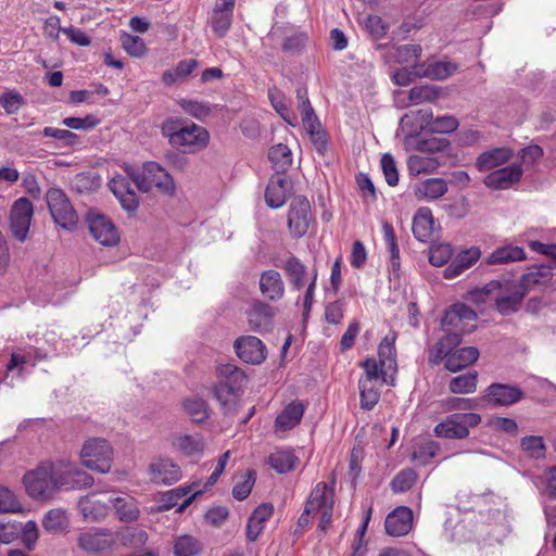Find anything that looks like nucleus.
<instances>
[{"mask_svg":"<svg viewBox=\"0 0 556 556\" xmlns=\"http://www.w3.org/2000/svg\"><path fill=\"white\" fill-rule=\"evenodd\" d=\"M218 380L213 387V394L219 403L223 415L233 418L239 412V403L245 374L233 364H223L217 369Z\"/></svg>","mask_w":556,"mask_h":556,"instance_id":"f257e3e1","label":"nucleus"},{"mask_svg":"<svg viewBox=\"0 0 556 556\" xmlns=\"http://www.w3.org/2000/svg\"><path fill=\"white\" fill-rule=\"evenodd\" d=\"M169 143L185 153H197L208 146V131L194 123L179 127L177 122L167 121L162 126Z\"/></svg>","mask_w":556,"mask_h":556,"instance_id":"f03ea898","label":"nucleus"},{"mask_svg":"<svg viewBox=\"0 0 556 556\" xmlns=\"http://www.w3.org/2000/svg\"><path fill=\"white\" fill-rule=\"evenodd\" d=\"M334 486V477L331 478L330 482L320 481L316 483L305 503L311 511L319 516L318 529L323 532H326L332 522Z\"/></svg>","mask_w":556,"mask_h":556,"instance_id":"7ed1b4c3","label":"nucleus"},{"mask_svg":"<svg viewBox=\"0 0 556 556\" xmlns=\"http://www.w3.org/2000/svg\"><path fill=\"white\" fill-rule=\"evenodd\" d=\"M132 180L136 187L142 192L153 189L165 194L175 191V184L172 176L156 162H147L140 170L132 173Z\"/></svg>","mask_w":556,"mask_h":556,"instance_id":"20e7f679","label":"nucleus"},{"mask_svg":"<svg viewBox=\"0 0 556 556\" xmlns=\"http://www.w3.org/2000/svg\"><path fill=\"white\" fill-rule=\"evenodd\" d=\"M23 484L33 500H46L55 494L53 462H42L23 477Z\"/></svg>","mask_w":556,"mask_h":556,"instance_id":"39448f33","label":"nucleus"},{"mask_svg":"<svg viewBox=\"0 0 556 556\" xmlns=\"http://www.w3.org/2000/svg\"><path fill=\"white\" fill-rule=\"evenodd\" d=\"M481 420V415L477 413H453L435 425L433 433L438 438L463 440L469 437L470 429L478 427Z\"/></svg>","mask_w":556,"mask_h":556,"instance_id":"423d86ee","label":"nucleus"},{"mask_svg":"<svg viewBox=\"0 0 556 556\" xmlns=\"http://www.w3.org/2000/svg\"><path fill=\"white\" fill-rule=\"evenodd\" d=\"M49 212L56 225L73 230L78 223V215L67 194L61 188H50L46 193Z\"/></svg>","mask_w":556,"mask_h":556,"instance_id":"0eeeda50","label":"nucleus"},{"mask_svg":"<svg viewBox=\"0 0 556 556\" xmlns=\"http://www.w3.org/2000/svg\"><path fill=\"white\" fill-rule=\"evenodd\" d=\"M77 546L88 555L110 554L116 546V534L110 528H90L78 534Z\"/></svg>","mask_w":556,"mask_h":556,"instance_id":"6e6552de","label":"nucleus"},{"mask_svg":"<svg viewBox=\"0 0 556 556\" xmlns=\"http://www.w3.org/2000/svg\"><path fill=\"white\" fill-rule=\"evenodd\" d=\"M80 458L87 468L105 473L112 466L113 448L106 440L92 438L83 445Z\"/></svg>","mask_w":556,"mask_h":556,"instance_id":"1a4fd4ad","label":"nucleus"},{"mask_svg":"<svg viewBox=\"0 0 556 556\" xmlns=\"http://www.w3.org/2000/svg\"><path fill=\"white\" fill-rule=\"evenodd\" d=\"M53 473L55 493L60 490H80L89 488L94 480L91 475L79 469L75 464L70 462L53 463Z\"/></svg>","mask_w":556,"mask_h":556,"instance_id":"9d476101","label":"nucleus"},{"mask_svg":"<svg viewBox=\"0 0 556 556\" xmlns=\"http://www.w3.org/2000/svg\"><path fill=\"white\" fill-rule=\"evenodd\" d=\"M313 220L311 203L304 195L292 199L288 210V228L293 238L303 237Z\"/></svg>","mask_w":556,"mask_h":556,"instance_id":"9b49d317","label":"nucleus"},{"mask_svg":"<svg viewBox=\"0 0 556 556\" xmlns=\"http://www.w3.org/2000/svg\"><path fill=\"white\" fill-rule=\"evenodd\" d=\"M34 215V205L27 198L14 201L10 213V228L15 239L24 242L27 238Z\"/></svg>","mask_w":556,"mask_h":556,"instance_id":"f8f14e48","label":"nucleus"},{"mask_svg":"<svg viewBox=\"0 0 556 556\" xmlns=\"http://www.w3.org/2000/svg\"><path fill=\"white\" fill-rule=\"evenodd\" d=\"M293 193V181L283 173H274L265 189V202L270 208L282 207Z\"/></svg>","mask_w":556,"mask_h":556,"instance_id":"ddd939ff","label":"nucleus"},{"mask_svg":"<svg viewBox=\"0 0 556 556\" xmlns=\"http://www.w3.org/2000/svg\"><path fill=\"white\" fill-rule=\"evenodd\" d=\"M89 231L93 239L105 247H113L119 242V233L115 225L101 214L88 215Z\"/></svg>","mask_w":556,"mask_h":556,"instance_id":"4468645a","label":"nucleus"},{"mask_svg":"<svg viewBox=\"0 0 556 556\" xmlns=\"http://www.w3.org/2000/svg\"><path fill=\"white\" fill-rule=\"evenodd\" d=\"M413 525V510L407 506H397L387 515L384 529L388 535L400 538L407 535Z\"/></svg>","mask_w":556,"mask_h":556,"instance_id":"2eb2a0df","label":"nucleus"},{"mask_svg":"<svg viewBox=\"0 0 556 556\" xmlns=\"http://www.w3.org/2000/svg\"><path fill=\"white\" fill-rule=\"evenodd\" d=\"M233 348L238 357L244 363L257 365L266 358V346L257 337H240L235 341Z\"/></svg>","mask_w":556,"mask_h":556,"instance_id":"dca6fc26","label":"nucleus"},{"mask_svg":"<svg viewBox=\"0 0 556 556\" xmlns=\"http://www.w3.org/2000/svg\"><path fill=\"white\" fill-rule=\"evenodd\" d=\"M148 472L151 481L155 484L169 485L181 478L180 467L167 457L153 459L149 465Z\"/></svg>","mask_w":556,"mask_h":556,"instance_id":"f3484780","label":"nucleus"},{"mask_svg":"<svg viewBox=\"0 0 556 556\" xmlns=\"http://www.w3.org/2000/svg\"><path fill=\"white\" fill-rule=\"evenodd\" d=\"M445 334L429 350V363L439 365L442 361H446L462 342L464 333L452 327H442Z\"/></svg>","mask_w":556,"mask_h":556,"instance_id":"a211bd4d","label":"nucleus"},{"mask_svg":"<svg viewBox=\"0 0 556 556\" xmlns=\"http://www.w3.org/2000/svg\"><path fill=\"white\" fill-rule=\"evenodd\" d=\"M459 71V65L447 60L434 61L431 63H416L413 73L420 78L431 80H444Z\"/></svg>","mask_w":556,"mask_h":556,"instance_id":"6ab92c4d","label":"nucleus"},{"mask_svg":"<svg viewBox=\"0 0 556 556\" xmlns=\"http://www.w3.org/2000/svg\"><path fill=\"white\" fill-rule=\"evenodd\" d=\"M478 316L477 313L464 303L453 304L444 314L442 318V327H452L455 330L465 333L470 329V323H475Z\"/></svg>","mask_w":556,"mask_h":556,"instance_id":"aec40b11","label":"nucleus"},{"mask_svg":"<svg viewBox=\"0 0 556 556\" xmlns=\"http://www.w3.org/2000/svg\"><path fill=\"white\" fill-rule=\"evenodd\" d=\"M520 164H511L492 170L483 179V184L492 190H506L518 182L522 176Z\"/></svg>","mask_w":556,"mask_h":556,"instance_id":"412c9836","label":"nucleus"},{"mask_svg":"<svg viewBox=\"0 0 556 556\" xmlns=\"http://www.w3.org/2000/svg\"><path fill=\"white\" fill-rule=\"evenodd\" d=\"M520 388L503 383H492L483 393L482 399L493 406H508L519 402L522 399Z\"/></svg>","mask_w":556,"mask_h":556,"instance_id":"4be33fe9","label":"nucleus"},{"mask_svg":"<svg viewBox=\"0 0 556 556\" xmlns=\"http://www.w3.org/2000/svg\"><path fill=\"white\" fill-rule=\"evenodd\" d=\"M78 509L87 522H101L110 513V504L100 500L97 493H89L78 501Z\"/></svg>","mask_w":556,"mask_h":556,"instance_id":"5701e85b","label":"nucleus"},{"mask_svg":"<svg viewBox=\"0 0 556 556\" xmlns=\"http://www.w3.org/2000/svg\"><path fill=\"white\" fill-rule=\"evenodd\" d=\"M247 315L248 323L252 331L258 333L270 331L275 311L269 304L256 301L252 304Z\"/></svg>","mask_w":556,"mask_h":556,"instance_id":"b1692460","label":"nucleus"},{"mask_svg":"<svg viewBox=\"0 0 556 556\" xmlns=\"http://www.w3.org/2000/svg\"><path fill=\"white\" fill-rule=\"evenodd\" d=\"M132 176L117 175L109 184L111 191L119 200L121 205L128 212H134L139 204L136 192L131 189Z\"/></svg>","mask_w":556,"mask_h":556,"instance_id":"393cba45","label":"nucleus"},{"mask_svg":"<svg viewBox=\"0 0 556 556\" xmlns=\"http://www.w3.org/2000/svg\"><path fill=\"white\" fill-rule=\"evenodd\" d=\"M274 514V506L271 503L260 504L251 514L248 519L245 534L249 542H255L265 529L266 522Z\"/></svg>","mask_w":556,"mask_h":556,"instance_id":"a878e982","label":"nucleus"},{"mask_svg":"<svg viewBox=\"0 0 556 556\" xmlns=\"http://www.w3.org/2000/svg\"><path fill=\"white\" fill-rule=\"evenodd\" d=\"M503 295L495 299L496 309L502 315H509L518 311L521 302L526 298L525 289L515 282H505Z\"/></svg>","mask_w":556,"mask_h":556,"instance_id":"bb28decb","label":"nucleus"},{"mask_svg":"<svg viewBox=\"0 0 556 556\" xmlns=\"http://www.w3.org/2000/svg\"><path fill=\"white\" fill-rule=\"evenodd\" d=\"M260 291L262 295L271 302L281 300L285 295V282L279 271L275 269L264 270L260 276Z\"/></svg>","mask_w":556,"mask_h":556,"instance_id":"cd10ccee","label":"nucleus"},{"mask_svg":"<svg viewBox=\"0 0 556 556\" xmlns=\"http://www.w3.org/2000/svg\"><path fill=\"white\" fill-rule=\"evenodd\" d=\"M481 257V251L477 247L459 252L456 257L445 267L444 278L454 279L470 268Z\"/></svg>","mask_w":556,"mask_h":556,"instance_id":"c85d7f7f","label":"nucleus"},{"mask_svg":"<svg viewBox=\"0 0 556 556\" xmlns=\"http://www.w3.org/2000/svg\"><path fill=\"white\" fill-rule=\"evenodd\" d=\"M412 230L414 237L421 242H429L434 237V218L428 207H420L413 218Z\"/></svg>","mask_w":556,"mask_h":556,"instance_id":"c756f323","label":"nucleus"},{"mask_svg":"<svg viewBox=\"0 0 556 556\" xmlns=\"http://www.w3.org/2000/svg\"><path fill=\"white\" fill-rule=\"evenodd\" d=\"M190 491V486H180L162 493L160 496L157 511H166L178 505L177 511L182 513L195 498L197 493L185 498L184 502L179 504V501L187 496Z\"/></svg>","mask_w":556,"mask_h":556,"instance_id":"7c9ffc66","label":"nucleus"},{"mask_svg":"<svg viewBox=\"0 0 556 556\" xmlns=\"http://www.w3.org/2000/svg\"><path fill=\"white\" fill-rule=\"evenodd\" d=\"M552 265L541 264L528 268V271L521 276L517 283L525 289V293L539 286H546L553 277Z\"/></svg>","mask_w":556,"mask_h":556,"instance_id":"2f4dec72","label":"nucleus"},{"mask_svg":"<svg viewBox=\"0 0 556 556\" xmlns=\"http://www.w3.org/2000/svg\"><path fill=\"white\" fill-rule=\"evenodd\" d=\"M116 518L124 523H130L138 520L140 516L139 505L132 496H116L110 500Z\"/></svg>","mask_w":556,"mask_h":556,"instance_id":"473e14b6","label":"nucleus"},{"mask_svg":"<svg viewBox=\"0 0 556 556\" xmlns=\"http://www.w3.org/2000/svg\"><path fill=\"white\" fill-rule=\"evenodd\" d=\"M305 412V406L301 401L289 403L276 417L275 428L280 431H288L300 424Z\"/></svg>","mask_w":556,"mask_h":556,"instance_id":"72a5a7b5","label":"nucleus"},{"mask_svg":"<svg viewBox=\"0 0 556 556\" xmlns=\"http://www.w3.org/2000/svg\"><path fill=\"white\" fill-rule=\"evenodd\" d=\"M526 252L521 247L506 244L496 248L485 258V265H505L526 260Z\"/></svg>","mask_w":556,"mask_h":556,"instance_id":"f704fd0d","label":"nucleus"},{"mask_svg":"<svg viewBox=\"0 0 556 556\" xmlns=\"http://www.w3.org/2000/svg\"><path fill=\"white\" fill-rule=\"evenodd\" d=\"M513 156V152L508 148H494L481 153L476 162L479 170H491L507 163Z\"/></svg>","mask_w":556,"mask_h":556,"instance_id":"c9c22d12","label":"nucleus"},{"mask_svg":"<svg viewBox=\"0 0 556 556\" xmlns=\"http://www.w3.org/2000/svg\"><path fill=\"white\" fill-rule=\"evenodd\" d=\"M479 357L478 349L466 346L456 349L444 363L448 371L456 372L473 364Z\"/></svg>","mask_w":556,"mask_h":556,"instance_id":"e433bc0d","label":"nucleus"},{"mask_svg":"<svg viewBox=\"0 0 556 556\" xmlns=\"http://www.w3.org/2000/svg\"><path fill=\"white\" fill-rule=\"evenodd\" d=\"M173 447L185 456H200L205 443L201 435L177 434L172 441Z\"/></svg>","mask_w":556,"mask_h":556,"instance_id":"4c0bfd02","label":"nucleus"},{"mask_svg":"<svg viewBox=\"0 0 556 556\" xmlns=\"http://www.w3.org/2000/svg\"><path fill=\"white\" fill-rule=\"evenodd\" d=\"M114 533L116 534V542L119 541L124 547L131 549L144 546L149 539L146 530L135 527L121 528Z\"/></svg>","mask_w":556,"mask_h":556,"instance_id":"58836bf2","label":"nucleus"},{"mask_svg":"<svg viewBox=\"0 0 556 556\" xmlns=\"http://www.w3.org/2000/svg\"><path fill=\"white\" fill-rule=\"evenodd\" d=\"M198 66L199 62L195 59L181 60L175 67L162 74V81L165 86H173L178 81L185 80Z\"/></svg>","mask_w":556,"mask_h":556,"instance_id":"ea45409f","label":"nucleus"},{"mask_svg":"<svg viewBox=\"0 0 556 556\" xmlns=\"http://www.w3.org/2000/svg\"><path fill=\"white\" fill-rule=\"evenodd\" d=\"M447 191L446 181L442 178H429L420 182L415 190L419 200H437Z\"/></svg>","mask_w":556,"mask_h":556,"instance_id":"a19ab883","label":"nucleus"},{"mask_svg":"<svg viewBox=\"0 0 556 556\" xmlns=\"http://www.w3.org/2000/svg\"><path fill=\"white\" fill-rule=\"evenodd\" d=\"M182 408L195 424L204 422L208 419L211 413L207 402L200 396L185 399L182 401Z\"/></svg>","mask_w":556,"mask_h":556,"instance_id":"79ce46f5","label":"nucleus"},{"mask_svg":"<svg viewBox=\"0 0 556 556\" xmlns=\"http://www.w3.org/2000/svg\"><path fill=\"white\" fill-rule=\"evenodd\" d=\"M299 458L291 450H278L268 457L269 466L278 473H287L298 465Z\"/></svg>","mask_w":556,"mask_h":556,"instance_id":"37998d69","label":"nucleus"},{"mask_svg":"<svg viewBox=\"0 0 556 556\" xmlns=\"http://www.w3.org/2000/svg\"><path fill=\"white\" fill-rule=\"evenodd\" d=\"M268 160L275 173L287 174V170L292 165V153L288 146L278 143L273 146L268 151Z\"/></svg>","mask_w":556,"mask_h":556,"instance_id":"c03bdc74","label":"nucleus"},{"mask_svg":"<svg viewBox=\"0 0 556 556\" xmlns=\"http://www.w3.org/2000/svg\"><path fill=\"white\" fill-rule=\"evenodd\" d=\"M294 290H301L306 283V266L295 256L289 257L283 266Z\"/></svg>","mask_w":556,"mask_h":556,"instance_id":"a18cd8bd","label":"nucleus"},{"mask_svg":"<svg viewBox=\"0 0 556 556\" xmlns=\"http://www.w3.org/2000/svg\"><path fill=\"white\" fill-rule=\"evenodd\" d=\"M301 117L304 128L309 134L312 141L318 146V150L325 149L326 134L321 129V125L315 114V111L313 110Z\"/></svg>","mask_w":556,"mask_h":556,"instance_id":"49530a36","label":"nucleus"},{"mask_svg":"<svg viewBox=\"0 0 556 556\" xmlns=\"http://www.w3.org/2000/svg\"><path fill=\"white\" fill-rule=\"evenodd\" d=\"M440 162L428 155L414 154L407 160V168L410 175H419L434 172Z\"/></svg>","mask_w":556,"mask_h":556,"instance_id":"de8ad7c7","label":"nucleus"},{"mask_svg":"<svg viewBox=\"0 0 556 556\" xmlns=\"http://www.w3.org/2000/svg\"><path fill=\"white\" fill-rule=\"evenodd\" d=\"M478 374L469 371L465 375L454 377L448 383V390L455 394L473 393L477 389Z\"/></svg>","mask_w":556,"mask_h":556,"instance_id":"09e8293b","label":"nucleus"},{"mask_svg":"<svg viewBox=\"0 0 556 556\" xmlns=\"http://www.w3.org/2000/svg\"><path fill=\"white\" fill-rule=\"evenodd\" d=\"M368 380H358L361 408L371 410L380 399V392L377 382H367Z\"/></svg>","mask_w":556,"mask_h":556,"instance_id":"8fccbe9b","label":"nucleus"},{"mask_svg":"<svg viewBox=\"0 0 556 556\" xmlns=\"http://www.w3.org/2000/svg\"><path fill=\"white\" fill-rule=\"evenodd\" d=\"M202 552V544L192 535H181L175 540L174 554L176 556H195Z\"/></svg>","mask_w":556,"mask_h":556,"instance_id":"3c124183","label":"nucleus"},{"mask_svg":"<svg viewBox=\"0 0 556 556\" xmlns=\"http://www.w3.org/2000/svg\"><path fill=\"white\" fill-rule=\"evenodd\" d=\"M68 525L66 511L62 508L50 509L42 519V526L47 531L59 532Z\"/></svg>","mask_w":556,"mask_h":556,"instance_id":"603ef678","label":"nucleus"},{"mask_svg":"<svg viewBox=\"0 0 556 556\" xmlns=\"http://www.w3.org/2000/svg\"><path fill=\"white\" fill-rule=\"evenodd\" d=\"M268 98L276 112L289 124L294 126V116L289 110L285 94L277 88L268 90Z\"/></svg>","mask_w":556,"mask_h":556,"instance_id":"864d4df0","label":"nucleus"},{"mask_svg":"<svg viewBox=\"0 0 556 556\" xmlns=\"http://www.w3.org/2000/svg\"><path fill=\"white\" fill-rule=\"evenodd\" d=\"M417 481V473L412 468L402 469L390 482L393 493H404L410 490Z\"/></svg>","mask_w":556,"mask_h":556,"instance_id":"5fc2aeb1","label":"nucleus"},{"mask_svg":"<svg viewBox=\"0 0 556 556\" xmlns=\"http://www.w3.org/2000/svg\"><path fill=\"white\" fill-rule=\"evenodd\" d=\"M396 352L394 346V339L386 337L378 346V357L381 367H386L388 370L396 369Z\"/></svg>","mask_w":556,"mask_h":556,"instance_id":"6e6d98bb","label":"nucleus"},{"mask_svg":"<svg viewBox=\"0 0 556 556\" xmlns=\"http://www.w3.org/2000/svg\"><path fill=\"white\" fill-rule=\"evenodd\" d=\"M440 97V90L432 86H416L408 92V100L412 104L424 102L432 103Z\"/></svg>","mask_w":556,"mask_h":556,"instance_id":"4d7b16f0","label":"nucleus"},{"mask_svg":"<svg viewBox=\"0 0 556 556\" xmlns=\"http://www.w3.org/2000/svg\"><path fill=\"white\" fill-rule=\"evenodd\" d=\"M440 446L435 441H426L413 452V460L419 465H428L439 453Z\"/></svg>","mask_w":556,"mask_h":556,"instance_id":"13d9d810","label":"nucleus"},{"mask_svg":"<svg viewBox=\"0 0 556 556\" xmlns=\"http://www.w3.org/2000/svg\"><path fill=\"white\" fill-rule=\"evenodd\" d=\"M121 41L123 49L132 58H141L148 51L144 40L138 36L124 33L121 36Z\"/></svg>","mask_w":556,"mask_h":556,"instance_id":"bf43d9fd","label":"nucleus"},{"mask_svg":"<svg viewBox=\"0 0 556 556\" xmlns=\"http://www.w3.org/2000/svg\"><path fill=\"white\" fill-rule=\"evenodd\" d=\"M520 446L531 458L540 459L545 456V444L539 435H527L521 439Z\"/></svg>","mask_w":556,"mask_h":556,"instance_id":"052dcab7","label":"nucleus"},{"mask_svg":"<svg viewBox=\"0 0 556 556\" xmlns=\"http://www.w3.org/2000/svg\"><path fill=\"white\" fill-rule=\"evenodd\" d=\"M61 123L70 129L88 131L96 128L101 119L93 114H88L85 117H65Z\"/></svg>","mask_w":556,"mask_h":556,"instance_id":"680f3d73","label":"nucleus"},{"mask_svg":"<svg viewBox=\"0 0 556 556\" xmlns=\"http://www.w3.org/2000/svg\"><path fill=\"white\" fill-rule=\"evenodd\" d=\"M232 14L233 13L227 11H220L217 9L213 10L212 29L219 38L225 37L230 29L232 23Z\"/></svg>","mask_w":556,"mask_h":556,"instance_id":"e2e57ef3","label":"nucleus"},{"mask_svg":"<svg viewBox=\"0 0 556 556\" xmlns=\"http://www.w3.org/2000/svg\"><path fill=\"white\" fill-rule=\"evenodd\" d=\"M452 255L453 249L448 243L435 244L429 249V262L437 267L447 264Z\"/></svg>","mask_w":556,"mask_h":556,"instance_id":"0e129e2a","label":"nucleus"},{"mask_svg":"<svg viewBox=\"0 0 556 556\" xmlns=\"http://www.w3.org/2000/svg\"><path fill=\"white\" fill-rule=\"evenodd\" d=\"M42 135L62 141L65 147H75L80 143L79 136L68 129L45 127Z\"/></svg>","mask_w":556,"mask_h":556,"instance_id":"69168bd1","label":"nucleus"},{"mask_svg":"<svg viewBox=\"0 0 556 556\" xmlns=\"http://www.w3.org/2000/svg\"><path fill=\"white\" fill-rule=\"evenodd\" d=\"M179 106L189 115L202 119L211 113V106L206 102L180 99Z\"/></svg>","mask_w":556,"mask_h":556,"instance_id":"338daca9","label":"nucleus"},{"mask_svg":"<svg viewBox=\"0 0 556 556\" xmlns=\"http://www.w3.org/2000/svg\"><path fill=\"white\" fill-rule=\"evenodd\" d=\"M362 367L365 370V374L359 378V380H368L367 382H377L381 377L384 381L386 367H381L380 362L375 358H367L362 363Z\"/></svg>","mask_w":556,"mask_h":556,"instance_id":"774afa93","label":"nucleus"}]
</instances>
